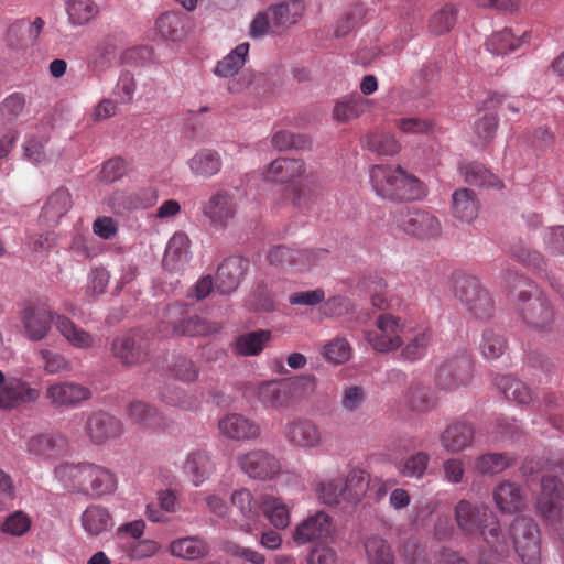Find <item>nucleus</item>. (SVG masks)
Segmentation results:
<instances>
[{
  "label": "nucleus",
  "instance_id": "obj_1",
  "mask_svg": "<svg viewBox=\"0 0 564 564\" xmlns=\"http://www.w3.org/2000/svg\"><path fill=\"white\" fill-rule=\"evenodd\" d=\"M370 182L377 195L390 200H415L426 195L423 182L401 166L375 165Z\"/></svg>",
  "mask_w": 564,
  "mask_h": 564
},
{
  "label": "nucleus",
  "instance_id": "obj_2",
  "mask_svg": "<svg viewBox=\"0 0 564 564\" xmlns=\"http://www.w3.org/2000/svg\"><path fill=\"white\" fill-rule=\"evenodd\" d=\"M185 304H170L162 316L163 332L171 335L209 336L220 332L221 324L194 315L186 316Z\"/></svg>",
  "mask_w": 564,
  "mask_h": 564
},
{
  "label": "nucleus",
  "instance_id": "obj_3",
  "mask_svg": "<svg viewBox=\"0 0 564 564\" xmlns=\"http://www.w3.org/2000/svg\"><path fill=\"white\" fill-rule=\"evenodd\" d=\"M454 295L475 318L486 319L494 313V301L479 280L467 274L454 276Z\"/></svg>",
  "mask_w": 564,
  "mask_h": 564
},
{
  "label": "nucleus",
  "instance_id": "obj_4",
  "mask_svg": "<svg viewBox=\"0 0 564 564\" xmlns=\"http://www.w3.org/2000/svg\"><path fill=\"white\" fill-rule=\"evenodd\" d=\"M405 332V321L390 313H384L377 317L376 328L365 333V338L373 350L390 352L403 345Z\"/></svg>",
  "mask_w": 564,
  "mask_h": 564
},
{
  "label": "nucleus",
  "instance_id": "obj_5",
  "mask_svg": "<svg viewBox=\"0 0 564 564\" xmlns=\"http://www.w3.org/2000/svg\"><path fill=\"white\" fill-rule=\"evenodd\" d=\"M514 550L523 564H541V539L536 522L517 517L510 525Z\"/></svg>",
  "mask_w": 564,
  "mask_h": 564
},
{
  "label": "nucleus",
  "instance_id": "obj_6",
  "mask_svg": "<svg viewBox=\"0 0 564 564\" xmlns=\"http://www.w3.org/2000/svg\"><path fill=\"white\" fill-rule=\"evenodd\" d=\"M476 536H479L484 543L480 552L481 564L500 562L509 556L510 542L495 512L481 525Z\"/></svg>",
  "mask_w": 564,
  "mask_h": 564
},
{
  "label": "nucleus",
  "instance_id": "obj_7",
  "mask_svg": "<svg viewBox=\"0 0 564 564\" xmlns=\"http://www.w3.org/2000/svg\"><path fill=\"white\" fill-rule=\"evenodd\" d=\"M61 313L52 310L46 303H31L21 312L23 335L31 341H41L56 327V317Z\"/></svg>",
  "mask_w": 564,
  "mask_h": 564
},
{
  "label": "nucleus",
  "instance_id": "obj_8",
  "mask_svg": "<svg viewBox=\"0 0 564 564\" xmlns=\"http://www.w3.org/2000/svg\"><path fill=\"white\" fill-rule=\"evenodd\" d=\"M74 421L84 423L86 436L97 445L117 438L123 432L121 421L106 412L80 413Z\"/></svg>",
  "mask_w": 564,
  "mask_h": 564
},
{
  "label": "nucleus",
  "instance_id": "obj_9",
  "mask_svg": "<svg viewBox=\"0 0 564 564\" xmlns=\"http://www.w3.org/2000/svg\"><path fill=\"white\" fill-rule=\"evenodd\" d=\"M474 362L471 355L464 351L445 360L435 375L436 384L444 390H452L466 384L473 377Z\"/></svg>",
  "mask_w": 564,
  "mask_h": 564
},
{
  "label": "nucleus",
  "instance_id": "obj_10",
  "mask_svg": "<svg viewBox=\"0 0 564 564\" xmlns=\"http://www.w3.org/2000/svg\"><path fill=\"white\" fill-rule=\"evenodd\" d=\"M240 469L250 478L269 480L281 470L280 460L264 449H252L237 458Z\"/></svg>",
  "mask_w": 564,
  "mask_h": 564
},
{
  "label": "nucleus",
  "instance_id": "obj_11",
  "mask_svg": "<svg viewBox=\"0 0 564 564\" xmlns=\"http://www.w3.org/2000/svg\"><path fill=\"white\" fill-rule=\"evenodd\" d=\"M41 397V390L32 387L26 380L9 376L4 384L0 387V409L14 410L20 406L35 403Z\"/></svg>",
  "mask_w": 564,
  "mask_h": 564
},
{
  "label": "nucleus",
  "instance_id": "obj_12",
  "mask_svg": "<svg viewBox=\"0 0 564 564\" xmlns=\"http://www.w3.org/2000/svg\"><path fill=\"white\" fill-rule=\"evenodd\" d=\"M520 312L524 323L539 332H549L554 324V312L550 302L544 296H535L520 293Z\"/></svg>",
  "mask_w": 564,
  "mask_h": 564
},
{
  "label": "nucleus",
  "instance_id": "obj_13",
  "mask_svg": "<svg viewBox=\"0 0 564 564\" xmlns=\"http://www.w3.org/2000/svg\"><path fill=\"white\" fill-rule=\"evenodd\" d=\"M158 200V193L153 187H142L137 191H115L106 203L116 215H123L135 209L152 207Z\"/></svg>",
  "mask_w": 564,
  "mask_h": 564
},
{
  "label": "nucleus",
  "instance_id": "obj_14",
  "mask_svg": "<svg viewBox=\"0 0 564 564\" xmlns=\"http://www.w3.org/2000/svg\"><path fill=\"white\" fill-rule=\"evenodd\" d=\"M398 226L408 235L419 239H434L441 236L438 218L427 210H409L398 220Z\"/></svg>",
  "mask_w": 564,
  "mask_h": 564
},
{
  "label": "nucleus",
  "instance_id": "obj_15",
  "mask_svg": "<svg viewBox=\"0 0 564 564\" xmlns=\"http://www.w3.org/2000/svg\"><path fill=\"white\" fill-rule=\"evenodd\" d=\"M305 171L303 160L279 158L268 165L264 171V178L279 184H288L295 189ZM293 195L294 204L300 205V195L295 191Z\"/></svg>",
  "mask_w": 564,
  "mask_h": 564
},
{
  "label": "nucleus",
  "instance_id": "obj_16",
  "mask_svg": "<svg viewBox=\"0 0 564 564\" xmlns=\"http://www.w3.org/2000/svg\"><path fill=\"white\" fill-rule=\"evenodd\" d=\"M91 391L77 382L57 381L47 386L45 399L55 408H75L90 399Z\"/></svg>",
  "mask_w": 564,
  "mask_h": 564
},
{
  "label": "nucleus",
  "instance_id": "obj_17",
  "mask_svg": "<svg viewBox=\"0 0 564 564\" xmlns=\"http://www.w3.org/2000/svg\"><path fill=\"white\" fill-rule=\"evenodd\" d=\"M494 513L485 505H474L466 499L459 500L454 507L457 528L467 536H476L481 525Z\"/></svg>",
  "mask_w": 564,
  "mask_h": 564
},
{
  "label": "nucleus",
  "instance_id": "obj_18",
  "mask_svg": "<svg viewBox=\"0 0 564 564\" xmlns=\"http://www.w3.org/2000/svg\"><path fill=\"white\" fill-rule=\"evenodd\" d=\"M564 501V485L556 475L546 474L541 480V496L538 510L546 519L554 521L561 516Z\"/></svg>",
  "mask_w": 564,
  "mask_h": 564
},
{
  "label": "nucleus",
  "instance_id": "obj_19",
  "mask_svg": "<svg viewBox=\"0 0 564 564\" xmlns=\"http://www.w3.org/2000/svg\"><path fill=\"white\" fill-rule=\"evenodd\" d=\"M283 436L286 442L296 448L310 449L322 444L318 426L306 419H294L283 426Z\"/></svg>",
  "mask_w": 564,
  "mask_h": 564
},
{
  "label": "nucleus",
  "instance_id": "obj_20",
  "mask_svg": "<svg viewBox=\"0 0 564 564\" xmlns=\"http://www.w3.org/2000/svg\"><path fill=\"white\" fill-rule=\"evenodd\" d=\"M111 350L113 356L127 366L140 364L148 357L147 340L139 333H129L116 337Z\"/></svg>",
  "mask_w": 564,
  "mask_h": 564
},
{
  "label": "nucleus",
  "instance_id": "obj_21",
  "mask_svg": "<svg viewBox=\"0 0 564 564\" xmlns=\"http://www.w3.org/2000/svg\"><path fill=\"white\" fill-rule=\"evenodd\" d=\"M332 533V518L324 511H317L299 523L293 531L297 545L327 539Z\"/></svg>",
  "mask_w": 564,
  "mask_h": 564
},
{
  "label": "nucleus",
  "instance_id": "obj_22",
  "mask_svg": "<svg viewBox=\"0 0 564 564\" xmlns=\"http://www.w3.org/2000/svg\"><path fill=\"white\" fill-rule=\"evenodd\" d=\"M475 427L464 421H455L448 424L440 434L441 446L448 453H460L473 446Z\"/></svg>",
  "mask_w": 564,
  "mask_h": 564
},
{
  "label": "nucleus",
  "instance_id": "obj_23",
  "mask_svg": "<svg viewBox=\"0 0 564 564\" xmlns=\"http://www.w3.org/2000/svg\"><path fill=\"white\" fill-rule=\"evenodd\" d=\"M249 261L242 257H230L219 264L216 273V288L221 294L234 292L246 271Z\"/></svg>",
  "mask_w": 564,
  "mask_h": 564
},
{
  "label": "nucleus",
  "instance_id": "obj_24",
  "mask_svg": "<svg viewBox=\"0 0 564 564\" xmlns=\"http://www.w3.org/2000/svg\"><path fill=\"white\" fill-rule=\"evenodd\" d=\"M218 427L223 435L236 441L256 440L261 434L258 423L238 413L224 416L219 420Z\"/></svg>",
  "mask_w": 564,
  "mask_h": 564
},
{
  "label": "nucleus",
  "instance_id": "obj_25",
  "mask_svg": "<svg viewBox=\"0 0 564 564\" xmlns=\"http://www.w3.org/2000/svg\"><path fill=\"white\" fill-rule=\"evenodd\" d=\"M268 261L275 267L290 265L303 270L316 263L317 253L311 250H295L285 246H278L269 251Z\"/></svg>",
  "mask_w": 564,
  "mask_h": 564
},
{
  "label": "nucleus",
  "instance_id": "obj_26",
  "mask_svg": "<svg viewBox=\"0 0 564 564\" xmlns=\"http://www.w3.org/2000/svg\"><path fill=\"white\" fill-rule=\"evenodd\" d=\"M72 207L70 192L66 187H59L46 198L40 214V221L46 226H55Z\"/></svg>",
  "mask_w": 564,
  "mask_h": 564
},
{
  "label": "nucleus",
  "instance_id": "obj_27",
  "mask_svg": "<svg viewBox=\"0 0 564 564\" xmlns=\"http://www.w3.org/2000/svg\"><path fill=\"white\" fill-rule=\"evenodd\" d=\"M236 204L234 198L224 192L214 194L203 206V214L210 224L217 228H225L229 220L234 218Z\"/></svg>",
  "mask_w": 564,
  "mask_h": 564
},
{
  "label": "nucleus",
  "instance_id": "obj_28",
  "mask_svg": "<svg viewBox=\"0 0 564 564\" xmlns=\"http://www.w3.org/2000/svg\"><path fill=\"white\" fill-rule=\"evenodd\" d=\"M494 501L502 513H516L525 507L520 486L512 481H502L494 489Z\"/></svg>",
  "mask_w": 564,
  "mask_h": 564
},
{
  "label": "nucleus",
  "instance_id": "obj_29",
  "mask_svg": "<svg viewBox=\"0 0 564 564\" xmlns=\"http://www.w3.org/2000/svg\"><path fill=\"white\" fill-rule=\"evenodd\" d=\"M44 25L45 22L40 17H36L33 21L19 20L8 29V41L13 46L33 44L39 39Z\"/></svg>",
  "mask_w": 564,
  "mask_h": 564
},
{
  "label": "nucleus",
  "instance_id": "obj_30",
  "mask_svg": "<svg viewBox=\"0 0 564 564\" xmlns=\"http://www.w3.org/2000/svg\"><path fill=\"white\" fill-rule=\"evenodd\" d=\"M56 330L74 348L90 349L94 347V336L79 327L65 314L61 313V315L56 317Z\"/></svg>",
  "mask_w": 564,
  "mask_h": 564
},
{
  "label": "nucleus",
  "instance_id": "obj_31",
  "mask_svg": "<svg viewBox=\"0 0 564 564\" xmlns=\"http://www.w3.org/2000/svg\"><path fill=\"white\" fill-rule=\"evenodd\" d=\"M214 470L210 456L205 451L191 452L183 465L184 474L189 477L194 486L205 482Z\"/></svg>",
  "mask_w": 564,
  "mask_h": 564
},
{
  "label": "nucleus",
  "instance_id": "obj_32",
  "mask_svg": "<svg viewBox=\"0 0 564 564\" xmlns=\"http://www.w3.org/2000/svg\"><path fill=\"white\" fill-rule=\"evenodd\" d=\"M304 3L301 0H292L270 7L272 14L273 33H281L295 24L302 17Z\"/></svg>",
  "mask_w": 564,
  "mask_h": 564
},
{
  "label": "nucleus",
  "instance_id": "obj_33",
  "mask_svg": "<svg viewBox=\"0 0 564 564\" xmlns=\"http://www.w3.org/2000/svg\"><path fill=\"white\" fill-rule=\"evenodd\" d=\"M232 507L236 508L241 520L247 521L246 531L251 530V522H256L262 512L261 497L256 499L246 488L235 490L230 497Z\"/></svg>",
  "mask_w": 564,
  "mask_h": 564
},
{
  "label": "nucleus",
  "instance_id": "obj_34",
  "mask_svg": "<svg viewBox=\"0 0 564 564\" xmlns=\"http://www.w3.org/2000/svg\"><path fill=\"white\" fill-rule=\"evenodd\" d=\"M188 237L184 232H175L167 242L163 265L170 271L181 269L188 260Z\"/></svg>",
  "mask_w": 564,
  "mask_h": 564
},
{
  "label": "nucleus",
  "instance_id": "obj_35",
  "mask_svg": "<svg viewBox=\"0 0 564 564\" xmlns=\"http://www.w3.org/2000/svg\"><path fill=\"white\" fill-rule=\"evenodd\" d=\"M258 400L271 409H284L291 405L285 380L262 382L257 390Z\"/></svg>",
  "mask_w": 564,
  "mask_h": 564
},
{
  "label": "nucleus",
  "instance_id": "obj_36",
  "mask_svg": "<svg viewBox=\"0 0 564 564\" xmlns=\"http://www.w3.org/2000/svg\"><path fill=\"white\" fill-rule=\"evenodd\" d=\"M82 525L89 535L97 536L111 530L113 520L107 508L91 505L82 514Z\"/></svg>",
  "mask_w": 564,
  "mask_h": 564
},
{
  "label": "nucleus",
  "instance_id": "obj_37",
  "mask_svg": "<svg viewBox=\"0 0 564 564\" xmlns=\"http://www.w3.org/2000/svg\"><path fill=\"white\" fill-rule=\"evenodd\" d=\"M221 166V156L213 149H200L188 160L191 172L206 178L216 175Z\"/></svg>",
  "mask_w": 564,
  "mask_h": 564
},
{
  "label": "nucleus",
  "instance_id": "obj_38",
  "mask_svg": "<svg viewBox=\"0 0 564 564\" xmlns=\"http://www.w3.org/2000/svg\"><path fill=\"white\" fill-rule=\"evenodd\" d=\"M26 449L40 458H53L65 449V440L55 434H39L26 443Z\"/></svg>",
  "mask_w": 564,
  "mask_h": 564
},
{
  "label": "nucleus",
  "instance_id": "obj_39",
  "mask_svg": "<svg viewBox=\"0 0 564 564\" xmlns=\"http://www.w3.org/2000/svg\"><path fill=\"white\" fill-rule=\"evenodd\" d=\"M452 210L454 217L462 221H473L479 210V202L469 188H459L453 193Z\"/></svg>",
  "mask_w": 564,
  "mask_h": 564
},
{
  "label": "nucleus",
  "instance_id": "obj_40",
  "mask_svg": "<svg viewBox=\"0 0 564 564\" xmlns=\"http://www.w3.org/2000/svg\"><path fill=\"white\" fill-rule=\"evenodd\" d=\"M370 107V100L360 95H351L338 100L333 109V118L339 123L348 122L360 117Z\"/></svg>",
  "mask_w": 564,
  "mask_h": 564
},
{
  "label": "nucleus",
  "instance_id": "obj_41",
  "mask_svg": "<svg viewBox=\"0 0 564 564\" xmlns=\"http://www.w3.org/2000/svg\"><path fill=\"white\" fill-rule=\"evenodd\" d=\"M249 47L250 45L247 42L237 45L223 59L217 62L214 74L223 78L237 75L247 62Z\"/></svg>",
  "mask_w": 564,
  "mask_h": 564
},
{
  "label": "nucleus",
  "instance_id": "obj_42",
  "mask_svg": "<svg viewBox=\"0 0 564 564\" xmlns=\"http://www.w3.org/2000/svg\"><path fill=\"white\" fill-rule=\"evenodd\" d=\"M459 171L466 183L479 187L500 188L502 182L487 167L477 162L464 163L459 166Z\"/></svg>",
  "mask_w": 564,
  "mask_h": 564
},
{
  "label": "nucleus",
  "instance_id": "obj_43",
  "mask_svg": "<svg viewBox=\"0 0 564 564\" xmlns=\"http://www.w3.org/2000/svg\"><path fill=\"white\" fill-rule=\"evenodd\" d=\"M90 463H63L55 468V477L69 491L78 492L83 489L82 480L89 475Z\"/></svg>",
  "mask_w": 564,
  "mask_h": 564
},
{
  "label": "nucleus",
  "instance_id": "obj_44",
  "mask_svg": "<svg viewBox=\"0 0 564 564\" xmlns=\"http://www.w3.org/2000/svg\"><path fill=\"white\" fill-rule=\"evenodd\" d=\"M271 338L270 330L249 332L237 337L234 350L240 356H257L264 349Z\"/></svg>",
  "mask_w": 564,
  "mask_h": 564
},
{
  "label": "nucleus",
  "instance_id": "obj_45",
  "mask_svg": "<svg viewBox=\"0 0 564 564\" xmlns=\"http://www.w3.org/2000/svg\"><path fill=\"white\" fill-rule=\"evenodd\" d=\"M129 417L137 424L147 429H162L165 425L164 417L159 411L142 401H133L128 406Z\"/></svg>",
  "mask_w": 564,
  "mask_h": 564
},
{
  "label": "nucleus",
  "instance_id": "obj_46",
  "mask_svg": "<svg viewBox=\"0 0 564 564\" xmlns=\"http://www.w3.org/2000/svg\"><path fill=\"white\" fill-rule=\"evenodd\" d=\"M495 384L506 399L512 400L518 404H529L533 401L530 389L522 381L510 376H499Z\"/></svg>",
  "mask_w": 564,
  "mask_h": 564
},
{
  "label": "nucleus",
  "instance_id": "obj_47",
  "mask_svg": "<svg viewBox=\"0 0 564 564\" xmlns=\"http://www.w3.org/2000/svg\"><path fill=\"white\" fill-rule=\"evenodd\" d=\"M368 564H395L391 545L378 535H371L364 543Z\"/></svg>",
  "mask_w": 564,
  "mask_h": 564
},
{
  "label": "nucleus",
  "instance_id": "obj_48",
  "mask_svg": "<svg viewBox=\"0 0 564 564\" xmlns=\"http://www.w3.org/2000/svg\"><path fill=\"white\" fill-rule=\"evenodd\" d=\"M65 9L70 24L77 26L88 24L99 13L94 0H65Z\"/></svg>",
  "mask_w": 564,
  "mask_h": 564
},
{
  "label": "nucleus",
  "instance_id": "obj_49",
  "mask_svg": "<svg viewBox=\"0 0 564 564\" xmlns=\"http://www.w3.org/2000/svg\"><path fill=\"white\" fill-rule=\"evenodd\" d=\"M171 554L186 560H196L207 554V543L197 536L174 540L170 544Z\"/></svg>",
  "mask_w": 564,
  "mask_h": 564
},
{
  "label": "nucleus",
  "instance_id": "obj_50",
  "mask_svg": "<svg viewBox=\"0 0 564 564\" xmlns=\"http://www.w3.org/2000/svg\"><path fill=\"white\" fill-rule=\"evenodd\" d=\"M514 457L508 453H487L475 460V470L481 475L500 474L510 467Z\"/></svg>",
  "mask_w": 564,
  "mask_h": 564
},
{
  "label": "nucleus",
  "instance_id": "obj_51",
  "mask_svg": "<svg viewBox=\"0 0 564 564\" xmlns=\"http://www.w3.org/2000/svg\"><path fill=\"white\" fill-rule=\"evenodd\" d=\"M50 141V133L45 127L37 128L36 133L25 137L23 144L24 156L32 163L40 164L46 160L45 147Z\"/></svg>",
  "mask_w": 564,
  "mask_h": 564
},
{
  "label": "nucleus",
  "instance_id": "obj_52",
  "mask_svg": "<svg viewBox=\"0 0 564 564\" xmlns=\"http://www.w3.org/2000/svg\"><path fill=\"white\" fill-rule=\"evenodd\" d=\"M88 477L93 481V497L99 498L105 495H111L117 489V477L108 468L90 464Z\"/></svg>",
  "mask_w": 564,
  "mask_h": 564
},
{
  "label": "nucleus",
  "instance_id": "obj_53",
  "mask_svg": "<svg viewBox=\"0 0 564 564\" xmlns=\"http://www.w3.org/2000/svg\"><path fill=\"white\" fill-rule=\"evenodd\" d=\"M432 341V329L431 327H420L415 329L412 337L409 339L406 345L401 351L403 359L409 361H416L421 359L427 350L430 343Z\"/></svg>",
  "mask_w": 564,
  "mask_h": 564
},
{
  "label": "nucleus",
  "instance_id": "obj_54",
  "mask_svg": "<svg viewBox=\"0 0 564 564\" xmlns=\"http://www.w3.org/2000/svg\"><path fill=\"white\" fill-rule=\"evenodd\" d=\"M370 485V476L365 470L352 469L344 479L346 501L356 503L361 500Z\"/></svg>",
  "mask_w": 564,
  "mask_h": 564
},
{
  "label": "nucleus",
  "instance_id": "obj_55",
  "mask_svg": "<svg viewBox=\"0 0 564 564\" xmlns=\"http://www.w3.org/2000/svg\"><path fill=\"white\" fill-rule=\"evenodd\" d=\"M262 512L276 529H284L290 523L289 508L276 497L261 496Z\"/></svg>",
  "mask_w": 564,
  "mask_h": 564
},
{
  "label": "nucleus",
  "instance_id": "obj_56",
  "mask_svg": "<svg viewBox=\"0 0 564 564\" xmlns=\"http://www.w3.org/2000/svg\"><path fill=\"white\" fill-rule=\"evenodd\" d=\"M183 18L175 12L162 13L155 21V30L158 34L173 42L183 37Z\"/></svg>",
  "mask_w": 564,
  "mask_h": 564
},
{
  "label": "nucleus",
  "instance_id": "obj_57",
  "mask_svg": "<svg viewBox=\"0 0 564 564\" xmlns=\"http://www.w3.org/2000/svg\"><path fill=\"white\" fill-rule=\"evenodd\" d=\"M316 495L318 500L327 506H337L341 501H346L344 479L338 477L319 481L316 485Z\"/></svg>",
  "mask_w": 564,
  "mask_h": 564
},
{
  "label": "nucleus",
  "instance_id": "obj_58",
  "mask_svg": "<svg viewBox=\"0 0 564 564\" xmlns=\"http://www.w3.org/2000/svg\"><path fill=\"white\" fill-rule=\"evenodd\" d=\"M523 43V37H516L510 29L495 32L486 42L489 52L496 55L510 53Z\"/></svg>",
  "mask_w": 564,
  "mask_h": 564
},
{
  "label": "nucleus",
  "instance_id": "obj_59",
  "mask_svg": "<svg viewBox=\"0 0 564 564\" xmlns=\"http://www.w3.org/2000/svg\"><path fill=\"white\" fill-rule=\"evenodd\" d=\"M284 380L291 405L295 402L307 399L315 393L316 378L313 375H305Z\"/></svg>",
  "mask_w": 564,
  "mask_h": 564
},
{
  "label": "nucleus",
  "instance_id": "obj_60",
  "mask_svg": "<svg viewBox=\"0 0 564 564\" xmlns=\"http://www.w3.org/2000/svg\"><path fill=\"white\" fill-rule=\"evenodd\" d=\"M26 105L22 93H12L0 104V127L14 122L24 111Z\"/></svg>",
  "mask_w": 564,
  "mask_h": 564
},
{
  "label": "nucleus",
  "instance_id": "obj_61",
  "mask_svg": "<svg viewBox=\"0 0 564 564\" xmlns=\"http://www.w3.org/2000/svg\"><path fill=\"white\" fill-rule=\"evenodd\" d=\"M405 402L412 411L417 413L427 412L436 406V401L429 395V389L417 382L409 387Z\"/></svg>",
  "mask_w": 564,
  "mask_h": 564
},
{
  "label": "nucleus",
  "instance_id": "obj_62",
  "mask_svg": "<svg viewBox=\"0 0 564 564\" xmlns=\"http://www.w3.org/2000/svg\"><path fill=\"white\" fill-rule=\"evenodd\" d=\"M430 455L426 452H416L398 466L399 474L406 478L421 479L429 466Z\"/></svg>",
  "mask_w": 564,
  "mask_h": 564
},
{
  "label": "nucleus",
  "instance_id": "obj_63",
  "mask_svg": "<svg viewBox=\"0 0 564 564\" xmlns=\"http://www.w3.org/2000/svg\"><path fill=\"white\" fill-rule=\"evenodd\" d=\"M457 10L451 4H446L441 10L431 15L429 30L435 35H443L451 31L456 22Z\"/></svg>",
  "mask_w": 564,
  "mask_h": 564
},
{
  "label": "nucleus",
  "instance_id": "obj_64",
  "mask_svg": "<svg viewBox=\"0 0 564 564\" xmlns=\"http://www.w3.org/2000/svg\"><path fill=\"white\" fill-rule=\"evenodd\" d=\"M479 347L485 358L497 359L506 351L507 340L501 334L492 329H486L482 333Z\"/></svg>",
  "mask_w": 564,
  "mask_h": 564
}]
</instances>
